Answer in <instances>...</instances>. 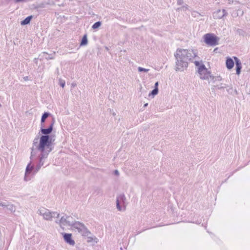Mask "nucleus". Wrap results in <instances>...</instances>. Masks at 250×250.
Masks as SVG:
<instances>
[{"mask_svg":"<svg viewBox=\"0 0 250 250\" xmlns=\"http://www.w3.org/2000/svg\"><path fill=\"white\" fill-rule=\"evenodd\" d=\"M63 238L65 240V241L71 245H74L75 244V242L72 239V235L70 233H65L63 234Z\"/></svg>","mask_w":250,"mask_h":250,"instance_id":"9","label":"nucleus"},{"mask_svg":"<svg viewBox=\"0 0 250 250\" xmlns=\"http://www.w3.org/2000/svg\"><path fill=\"white\" fill-rule=\"evenodd\" d=\"M72 227L83 236H87L90 233L84 225L80 222L75 221Z\"/></svg>","mask_w":250,"mask_h":250,"instance_id":"3","label":"nucleus"},{"mask_svg":"<svg viewBox=\"0 0 250 250\" xmlns=\"http://www.w3.org/2000/svg\"><path fill=\"white\" fill-rule=\"evenodd\" d=\"M158 93V88L156 87L154 88L151 92L149 94V96H150L151 95L154 96L156 95H157Z\"/></svg>","mask_w":250,"mask_h":250,"instance_id":"21","label":"nucleus"},{"mask_svg":"<svg viewBox=\"0 0 250 250\" xmlns=\"http://www.w3.org/2000/svg\"><path fill=\"white\" fill-rule=\"evenodd\" d=\"M102 24V23L101 21H98L96 22L95 23L93 24V25L92 26V29H96L98 28Z\"/></svg>","mask_w":250,"mask_h":250,"instance_id":"22","label":"nucleus"},{"mask_svg":"<svg viewBox=\"0 0 250 250\" xmlns=\"http://www.w3.org/2000/svg\"><path fill=\"white\" fill-rule=\"evenodd\" d=\"M114 174L115 175L118 176L119 175V171L117 169H116L114 171Z\"/></svg>","mask_w":250,"mask_h":250,"instance_id":"34","label":"nucleus"},{"mask_svg":"<svg viewBox=\"0 0 250 250\" xmlns=\"http://www.w3.org/2000/svg\"><path fill=\"white\" fill-rule=\"evenodd\" d=\"M236 64V73L239 75L242 68L241 62L240 60L236 57H234Z\"/></svg>","mask_w":250,"mask_h":250,"instance_id":"10","label":"nucleus"},{"mask_svg":"<svg viewBox=\"0 0 250 250\" xmlns=\"http://www.w3.org/2000/svg\"><path fill=\"white\" fill-rule=\"evenodd\" d=\"M37 59L36 58L35 59V62H36Z\"/></svg>","mask_w":250,"mask_h":250,"instance_id":"45","label":"nucleus"},{"mask_svg":"<svg viewBox=\"0 0 250 250\" xmlns=\"http://www.w3.org/2000/svg\"><path fill=\"white\" fill-rule=\"evenodd\" d=\"M174 56L177 60L176 70L182 71L188 67V62L197 57V53L193 50L178 48Z\"/></svg>","mask_w":250,"mask_h":250,"instance_id":"2","label":"nucleus"},{"mask_svg":"<svg viewBox=\"0 0 250 250\" xmlns=\"http://www.w3.org/2000/svg\"><path fill=\"white\" fill-rule=\"evenodd\" d=\"M7 205V204H6L5 202H0V206L6 207Z\"/></svg>","mask_w":250,"mask_h":250,"instance_id":"33","label":"nucleus"},{"mask_svg":"<svg viewBox=\"0 0 250 250\" xmlns=\"http://www.w3.org/2000/svg\"><path fill=\"white\" fill-rule=\"evenodd\" d=\"M46 59L47 60H51V59H53L54 58V57L53 56H49L48 58H46Z\"/></svg>","mask_w":250,"mask_h":250,"instance_id":"36","label":"nucleus"},{"mask_svg":"<svg viewBox=\"0 0 250 250\" xmlns=\"http://www.w3.org/2000/svg\"><path fill=\"white\" fill-rule=\"evenodd\" d=\"M59 84L61 86H62V88H63L65 84V82L64 80L60 79L59 80Z\"/></svg>","mask_w":250,"mask_h":250,"instance_id":"26","label":"nucleus"},{"mask_svg":"<svg viewBox=\"0 0 250 250\" xmlns=\"http://www.w3.org/2000/svg\"><path fill=\"white\" fill-rule=\"evenodd\" d=\"M50 114L49 112H44L41 118V126H42V125H43L44 123L45 120L46 118H47L49 116Z\"/></svg>","mask_w":250,"mask_h":250,"instance_id":"15","label":"nucleus"},{"mask_svg":"<svg viewBox=\"0 0 250 250\" xmlns=\"http://www.w3.org/2000/svg\"><path fill=\"white\" fill-rule=\"evenodd\" d=\"M226 64V67L228 69H231L234 66V62L230 58H227Z\"/></svg>","mask_w":250,"mask_h":250,"instance_id":"11","label":"nucleus"},{"mask_svg":"<svg viewBox=\"0 0 250 250\" xmlns=\"http://www.w3.org/2000/svg\"><path fill=\"white\" fill-rule=\"evenodd\" d=\"M56 223L61 225L72 226L75 221H74L72 217L65 215L61 217L59 221H56Z\"/></svg>","mask_w":250,"mask_h":250,"instance_id":"6","label":"nucleus"},{"mask_svg":"<svg viewBox=\"0 0 250 250\" xmlns=\"http://www.w3.org/2000/svg\"><path fill=\"white\" fill-rule=\"evenodd\" d=\"M147 105H148V104H147V103H146V104H144V107H146Z\"/></svg>","mask_w":250,"mask_h":250,"instance_id":"42","label":"nucleus"},{"mask_svg":"<svg viewBox=\"0 0 250 250\" xmlns=\"http://www.w3.org/2000/svg\"><path fill=\"white\" fill-rule=\"evenodd\" d=\"M158 85H159L158 82H156L155 83V85H154V88H156V87L158 88Z\"/></svg>","mask_w":250,"mask_h":250,"instance_id":"37","label":"nucleus"},{"mask_svg":"<svg viewBox=\"0 0 250 250\" xmlns=\"http://www.w3.org/2000/svg\"><path fill=\"white\" fill-rule=\"evenodd\" d=\"M116 200L123 204H125L126 200L125 194L122 193L119 195L116 198Z\"/></svg>","mask_w":250,"mask_h":250,"instance_id":"13","label":"nucleus"},{"mask_svg":"<svg viewBox=\"0 0 250 250\" xmlns=\"http://www.w3.org/2000/svg\"><path fill=\"white\" fill-rule=\"evenodd\" d=\"M76 86V83H72L71 84V86L73 87H74Z\"/></svg>","mask_w":250,"mask_h":250,"instance_id":"41","label":"nucleus"},{"mask_svg":"<svg viewBox=\"0 0 250 250\" xmlns=\"http://www.w3.org/2000/svg\"><path fill=\"white\" fill-rule=\"evenodd\" d=\"M37 213L42 216L46 220H51L53 218L52 212L48 209L42 208L38 209Z\"/></svg>","mask_w":250,"mask_h":250,"instance_id":"7","label":"nucleus"},{"mask_svg":"<svg viewBox=\"0 0 250 250\" xmlns=\"http://www.w3.org/2000/svg\"><path fill=\"white\" fill-rule=\"evenodd\" d=\"M229 89L232 90V88L230 87L229 89L228 90V91L229 92Z\"/></svg>","mask_w":250,"mask_h":250,"instance_id":"44","label":"nucleus"},{"mask_svg":"<svg viewBox=\"0 0 250 250\" xmlns=\"http://www.w3.org/2000/svg\"><path fill=\"white\" fill-rule=\"evenodd\" d=\"M213 17L215 19H221L223 18V17L221 10L220 9H218L216 11L214 12L213 14Z\"/></svg>","mask_w":250,"mask_h":250,"instance_id":"12","label":"nucleus"},{"mask_svg":"<svg viewBox=\"0 0 250 250\" xmlns=\"http://www.w3.org/2000/svg\"><path fill=\"white\" fill-rule=\"evenodd\" d=\"M120 203H121L120 202H118V201L116 200V207H117V208L118 209V210L122 211V207L120 205Z\"/></svg>","mask_w":250,"mask_h":250,"instance_id":"25","label":"nucleus"},{"mask_svg":"<svg viewBox=\"0 0 250 250\" xmlns=\"http://www.w3.org/2000/svg\"><path fill=\"white\" fill-rule=\"evenodd\" d=\"M221 12L222 14L223 17L227 16L228 14V12H227V11L225 9H223L221 11Z\"/></svg>","mask_w":250,"mask_h":250,"instance_id":"28","label":"nucleus"},{"mask_svg":"<svg viewBox=\"0 0 250 250\" xmlns=\"http://www.w3.org/2000/svg\"><path fill=\"white\" fill-rule=\"evenodd\" d=\"M228 1L229 4H231L233 2V0H228Z\"/></svg>","mask_w":250,"mask_h":250,"instance_id":"39","label":"nucleus"},{"mask_svg":"<svg viewBox=\"0 0 250 250\" xmlns=\"http://www.w3.org/2000/svg\"><path fill=\"white\" fill-rule=\"evenodd\" d=\"M15 3H19L21 2H25L27 1V0H14Z\"/></svg>","mask_w":250,"mask_h":250,"instance_id":"32","label":"nucleus"},{"mask_svg":"<svg viewBox=\"0 0 250 250\" xmlns=\"http://www.w3.org/2000/svg\"><path fill=\"white\" fill-rule=\"evenodd\" d=\"M138 70L139 72H147L149 71L148 69L144 68L141 67H139L138 68Z\"/></svg>","mask_w":250,"mask_h":250,"instance_id":"24","label":"nucleus"},{"mask_svg":"<svg viewBox=\"0 0 250 250\" xmlns=\"http://www.w3.org/2000/svg\"><path fill=\"white\" fill-rule=\"evenodd\" d=\"M198 73L200 75V78L202 80H209L212 76L209 72L208 71L204 64H202L198 68Z\"/></svg>","mask_w":250,"mask_h":250,"instance_id":"5","label":"nucleus"},{"mask_svg":"<svg viewBox=\"0 0 250 250\" xmlns=\"http://www.w3.org/2000/svg\"><path fill=\"white\" fill-rule=\"evenodd\" d=\"M93 241L97 243V238H96V237L93 238V237H90V236L88 237L87 236V242L88 243H91V242H92Z\"/></svg>","mask_w":250,"mask_h":250,"instance_id":"23","label":"nucleus"},{"mask_svg":"<svg viewBox=\"0 0 250 250\" xmlns=\"http://www.w3.org/2000/svg\"><path fill=\"white\" fill-rule=\"evenodd\" d=\"M54 123V120H53L47 128H44V125H42V126H41V132L43 134L42 135H49L51 133L53 130Z\"/></svg>","mask_w":250,"mask_h":250,"instance_id":"8","label":"nucleus"},{"mask_svg":"<svg viewBox=\"0 0 250 250\" xmlns=\"http://www.w3.org/2000/svg\"><path fill=\"white\" fill-rule=\"evenodd\" d=\"M188 6L187 4H185L180 7H178L176 9L177 11H185L188 9Z\"/></svg>","mask_w":250,"mask_h":250,"instance_id":"19","label":"nucleus"},{"mask_svg":"<svg viewBox=\"0 0 250 250\" xmlns=\"http://www.w3.org/2000/svg\"><path fill=\"white\" fill-rule=\"evenodd\" d=\"M113 115L114 116L115 115V113H113Z\"/></svg>","mask_w":250,"mask_h":250,"instance_id":"49","label":"nucleus"},{"mask_svg":"<svg viewBox=\"0 0 250 250\" xmlns=\"http://www.w3.org/2000/svg\"><path fill=\"white\" fill-rule=\"evenodd\" d=\"M184 0H177V4L178 5H182L184 4Z\"/></svg>","mask_w":250,"mask_h":250,"instance_id":"29","label":"nucleus"},{"mask_svg":"<svg viewBox=\"0 0 250 250\" xmlns=\"http://www.w3.org/2000/svg\"><path fill=\"white\" fill-rule=\"evenodd\" d=\"M45 6V4L44 3H40L37 6L38 8H44Z\"/></svg>","mask_w":250,"mask_h":250,"instance_id":"30","label":"nucleus"},{"mask_svg":"<svg viewBox=\"0 0 250 250\" xmlns=\"http://www.w3.org/2000/svg\"><path fill=\"white\" fill-rule=\"evenodd\" d=\"M52 213L53 217L59 218L60 214L57 212H51Z\"/></svg>","mask_w":250,"mask_h":250,"instance_id":"27","label":"nucleus"},{"mask_svg":"<svg viewBox=\"0 0 250 250\" xmlns=\"http://www.w3.org/2000/svg\"><path fill=\"white\" fill-rule=\"evenodd\" d=\"M87 44V35H84L81 41L80 45L81 46L85 45Z\"/></svg>","mask_w":250,"mask_h":250,"instance_id":"18","label":"nucleus"},{"mask_svg":"<svg viewBox=\"0 0 250 250\" xmlns=\"http://www.w3.org/2000/svg\"><path fill=\"white\" fill-rule=\"evenodd\" d=\"M194 63H195V65L197 66H199L200 64L199 62H198V61H195Z\"/></svg>","mask_w":250,"mask_h":250,"instance_id":"35","label":"nucleus"},{"mask_svg":"<svg viewBox=\"0 0 250 250\" xmlns=\"http://www.w3.org/2000/svg\"><path fill=\"white\" fill-rule=\"evenodd\" d=\"M33 152H31V156H32Z\"/></svg>","mask_w":250,"mask_h":250,"instance_id":"50","label":"nucleus"},{"mask_svg":"<svg viewBox=\"0 0 250 250\" xmlns=\"http://www.w3.org/2000/svg\"><path fill=\"white\" fill-rule=\"evenodd\" d=\"M23 79L24 81H28V77L27 76H25L24 77H23Z\"/></svg>","mask_w":250,"mask_h":250,"instance_id":"40","label":"nucleus"},{"mask_svg":"<svg viewBox=\"0 0 250 250\" xmlns=\"http://www.w3.org/2000/svg\"><path fill=\"white\" fill-rule=\"evenodd\" d=\"M52 138L49 135H42L40 138L37 150L40 153L39 162L36 166L35 172H38L42 166L49 153L53 150Z\"/></svg>","mask_w":250,"mask_h":250,"instance_id":"1","label":"nucleus"},{"mask_svg":"<svg viewBox=\"0 0 250 250\" xmlns=\"http://www.w3.org/2000/svg\"><path fill=\"white\" fill-rule=\"evenodd\" d=\"M192 15L194 16V17H196L198 15H200V14L198 12H196V11H194L192 13Z\"/></svg>","mask_w":250,"mask_h":250,"instance_id":"31","label":"nucleus"},{"mask_svg":"<svg viewBox=\"0 0 250 250\" xmlns=\"http://www.w3.org/2000/svg\"><path fill=\"white\" fill-rule=\"evenodd\" d=\"M121 250H122V248H121Z\"/></svg>","mask_w":250,"mask_h":250,"instance_id":"51","label":"nucleus"},{"mask_svg":"<svg viewBox=\"0 0 250 250\" xmlns=\"http://www.w3.org/2000/svg\"><path fill=\"white\" fill-rule=\"evenodd\" d=\"M39 137H36L33 140V146L32 148V150H33L34 149L37 150L38 145H39Z\"/></svg>","mask_w":250,"mask_h":250,"instance_id":"17","label":"nucleus"},{"mask_svg":"<svg viewBox=\"0 0 250 250\" xmlns=\"http://www.w3.org/2000/svg\"><path fill=\"white\" fill-rule=\"evenodd\" d=\"M225 87H226V86H221L220 87H218V89H223Z\"/></svg>","mask_w":250,"mask_h":250,"instance_id":"38","label":"nucleus"},{"mask_svg":"<svg viewBox=\"0 0 250 250\" xmlns=\"http://www.w3.org/2000/svg\"><path fill=\"white\" fill-rule=\"evenodd\" d=\"M44 54H48L46 52H43Z\"/></svg>","mask_w":250,"mask_h":250,"instance_id":"46","label":"nucleus"},{"mask_svg":"<svg viewBox=\"0 0 250 250\" xmlns=\"http://www.w3.org/2000/svg\"><path fill=\"white\" fill-rule=\"evenodd\" d=\"M106 49L108 50V48L107 47H106Z\"/></svg>","mask_w":250,"mask_h":250,"instance_id":"47","label":"nucleus"},{"mask_svg":"<svg viewBox=\"0 0 250 250\" xmlns=\"http://www.w3.org/2000/svg\"><path fill=\"white\" fill-rule=\"evenodd\" d=\"M238 15V13H237L236 14H234V15H233V17H237Z\"/></svg>","mask_w":250,"mask_h":250,"instance_id":"43","label":"nucleus"},{"mask_svg":"<svg viewBox=\"0 0 250 250\" xmlns=\"http://www.w3.org/2000/svg\"><path fill=\"white\" fill-rule=\"evenodd\" d=\"M219 39L213 34H206L204 35L205 42L211 46H215L218 44Z\"/></svg>","mask_w":250,"mask_h":250,"instance_id":"4","label":"nucleus"},{"mask_svg":"<svg viewBox=\"0 0 250 250\" xmlns=\"http://www.w3.org/2000/svg\"><path fill=\"white\" fill-rule=\"evenodd\" d=\"M235 92L236 93H237V90H235Z\"/></svg>","mask_w":250,"mask_h":250,"instance_id":"48","label":"nucleus"},{"mask_svg":"<svg viewBox=\"0 0 250 250\" xmlns=\"http://www.w3.org/2000/svg\"><path fill=\"white\" fill-rule=\"evenodd\" d=\"M32 16H29L26 17L24 20L22 21L21 22V25H24L29 24L31 20H32Z\"/></svg>","mask_w":250,"mask_h":250,"instance_id":"14","label":"nucleus"},{"mask_svg":"<svg viewBox=\"0 0 250 250\" xmlns=\"http://www.w3.org/2000/svg\"><path fill=\"white\" fill-rule=\"evenodd\" d=\"M30 164H31V163H30L26 167V170H25V177H24L25 180H26V175L30 174L34 168L33 166L30 167Z\"/></svg>","mask_w":250,"mask_h":250,"instance_id":"16","label":"nucleus"},{"mask_svg":"<svg viewBox=\"0 0 250 250\" xmlns=\"http://www.w3.org/2000/svg\"><path fill=\"white\" fill-rule=\"evenodd\" d=\"M6 208H7V209L8 210H9V211H10L12 212H14L15 211V210H16L15 207L12 204H7Z\"/></svg>","mask_w":250,"mask_h":250,"instance_id":"20","label":"nucleus"}]
</instances>
